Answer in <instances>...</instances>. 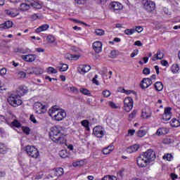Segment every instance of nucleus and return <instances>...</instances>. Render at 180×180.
Here are the masks:
<instances>
[{"label":"nucleus","instance_id":"obj_1","mask_svg":"<svg viewBox=\"0 0 180 180\" xmlns=\"http://www.w3.org/2000/svg\"><path fill=\"white\" fill-rule=\"evenodd\" d=\"M154 160H155V152L153 149H148L137 158L136 162L140 168H146Z\"/></svg>","mask_w":180,"mask_h":180},{"label":"nucleus","instance_id":"obj_2","mask_svg":"<svg viewBox=\"0 0 180 180\" xmlns=\"http://www.w3.org/2000/svg\"><path fill=\"white\" fill-rule=\"evenodd\" d=\"M63 128L61 127L55 126L51 129L49 133L51 140L56 144H60V146L67 144V138H65V134L61 132Z\"/></svg>","mask_w":180,"mask_h":180},{"label":"nucleus","instance_id":"obj_3","mask_svg":"<svg viewBox=\"0 0 180 180\" xmlns=\"http://www.w3.org/2000/svg\"><path fill=\"white\" fill-rule=\"evenodd\" d=\"M49 115L54 122H61L67 117V112H65V110H61L59 111L54 108L49 110Z\"/></svg>","mask_w":180,"mask_h":180},{"label":"nucleus","instance_id":"obj_4","mask_svg":"<svg viewBox=\"0 0 180 180\" xmlns=\"http://www.w3.org/2000/svg\"><path fill=\"white\" fill-rule=\"evenodd\" d=\"M18 94H11L7 98V101L11 105V106H13V108H18V106H20L22 103H23V101L20 98Z\"/></svg>","mask_w":180,"mask_h":180},{"label":"nucleus","instance_id":"obj_5","mask_svg":"<svg viewBox=\"0 0 180 180\" xmlns=\"http://www.w3.org/2000/svg\"><path fill=\"white\" fill-rule=\"evenodd\" d=\"M24 150L28 157H30V158H39V155H40L39 149H37V148H36L34 146H26L24 148Z\"/></svg>","mask_w":180,"mask_h":180},{"label":"nucleus","instance_id":"obj_6","mask_svg":"<svg viewBox=\"0 0 180 180\" xmlns=\"http://www.w3.org/2000/svg\"><path fill=\"white\" fill-rule=\"evenodd\" d=\"M142 6L143 9L149 13L155 11V2L151 0H142Z\"/></svg>","mask_w":180,"mask_h":180},{"label":"nucleus","instance_id":"obj_7","mask_svg":"<svg viewBox=\"0 0 180 180\" xmlns=\"http://www.w3.org/2000/svg\"><path fill=\"white\" fill-rule=\"evenodd\" d=\"M171 117H172V108H165L164 113L160 115V120H163V122H169Z\"/></svg>","mask_w":180,"mask_h":180},{"label":"nucleus","instance_id":"obj_8","mask_svg":"<svg viewBox=\"0 0 180 180\" xmlns=\"http://www.w3.org/2000/svg\"><path fill=\"white\" fill-rule=\"evenodd\" d=\"M134 101L131 97H126L124 100L123 109L125 112H129L133 109Z\"/></svg>","mask_w":180,"mask_h":180},{"label":"nucleus","instance_id":"obj_9","mask_svg":"<svg viewBox=\"0 0 180 180\" xmlns=\"http://www.w3.org/2000/svg\"><path fill=\"white\" fill-rule=\"evenodd\" d=\"M34 110L38 115H41L42 113H46V112H47L46 105L41 104L40 102H37L34 104Z\"/></svg>","mask_w":180,"mask_h":180},{"label":"nucleus","instance_id":"obj_10","mask_svg":"<svg viewBox=\"0 0 180 180\" xmlns=\"http://www.w3.org/2000/svg\"><path fill=\"white\" fill-rule=\"evenodd\" d=\"M93 134L98 139H102L105 136V131H103L102 127L96 126L93 129Z\"/></svg>","mask_w":180,"mask_h":180},{"label":"nucleus","instance_id":"obj_11","mask_svg":"<svg viewBox=\"0 0 180 180\" xmlns=\"http://www.w3.org/2000/svg\"><path fill=\"white\" fill-rule=\"evenodd\" d=\"M27 92H29V89H27V86L25 85L19 86L16 90L17 95L21 98L22 96H25Z\"/></svg>","mask_w":180,"mask_h":180},{"label":"nucleus","instance_id":"obj_12","mask_svg":"<svg viewBox=\"0 0 180 180\" xmlns=\"http://www.w3.org/2000/svg\"><path fill=\"white\" fill-rule=\"evenodd\" d=\"M151 85H153V81L150 78H143L140 84L141 89H147Z\"/></svg>","mask_w":180,"mask_h":180},{"label":"nucleus","instance_id":"obj_13","mask_svg":"<svg viewBox=\"0 0 180 180\" xmlns=\"http://www.w3.org/2000/svg\"><path fill=\"white\" fill-rule=\"evenodd\" d=\"M37 58V56L36 54L22 55L21 56V58L27 63H33V61H34Z\"/></svg>","mask_w":180,"mask_h":180},{"label":"nucleus","instance_id":"obj_14","mask_svg":"<svg viewBox=\"0 0 180 180\" xmlns=\"http://www.w3.org/2000/svg\"><path fill=\"white\" fill-rule=\"evenodd\" d=\"M90 70L91 66L88 65H80L77 68L78 72L82 75L86 74V72H89Z\"/></svg>","mask_w":180,"mask_h":180},{"label":"nucleus","instance_id":"obj_15","mask_svg":"<svg viewBox=\"0 0 180 180\" xmlns=\"http://www.w3.org/2000/svg\"><path fill=\"white\" fill-rule=\"evenodd\" d=\"M5 13L8 16H10V18H16V16H18L19 15V10L17 8H11L8 10H6Z\"/></svg>","mask_w":180,"mask_h":180},{"label":"nucleus","instance_id":"obj_16","mask_svg":"<svg viewBox=\"0 0 180 180\" xmlns=\"http://www.w3.org/2000/svg\"><path fill=\"white\" fill-rule=\"evenodd\" d=\"M162 58H164V53L158 49L157 53L151 58V60L152 61H158V60H162Z\"/></svg>","mask_w":180,"mask_h":180},{"label":"nucleus","instance_id":"obj_17","mask_svg":"<svg viewBox=\"0 0 180 180\" xmlns=\"http://www.w3.org/2000/svg\"><path fill=\"white\" fill-rule=\"evenodd\" d=\"M110 5L113 11H122L123 9V5L117 1H112Z\"/></svg>","mask_w":180,"mask_h":180},{"label":"nucleus","instance_id":"obj_18","mask_svg":"<svg viewBox=\"0 0 180 180\" xmlns=\"http://www.w3.org/2000/svg\"><path fill=\"white\" fill-rule=\"evenodd\" d=\"M93 49L96 53H101L102 51V42L97 41L93 44Z\"/></svg>","mask_w":180,"mask_h":180},{"label":"nucleus","instance_id":"obj_19","mask_svg":"<svg viewBox=\"0 0 180 180\" xmlns=\"http://www.w3.org/2000/svg\"><path fill=\"white\" fill-rule=\"evenodd\" d=\"M50 29L49 24H43L35 30V32L41 33V32H46Z\"/></svg>","mask_w":180,"mask_h":180},{"label":"nucleus","instance_id":"obj_20","mask_svg":"<svg viewBox=\"0 0 180 180\" xmlns=\"http://www.w3.org/2000/svg\"><path fill=\"white\" fill-rule=\"evenodd\" d=\"M139 148H140V145H132L127 148V153H128L129 154H132V153H136V151H138Z\"/></svg>","mask_w":180,"mask_h":180},{"label":"nucleus","instance_id":"obj_21","mask_svg":"<svg viewBox=\"0 0 180 180\" xmlns=\"http://www.w3.org/2000/svg\"><path fill=\"white\" fill-rule=\"evenodd\" d=\"M169 131V130L167 128H165V127L159 128L156 131V136H162V135L168 134Z\"/></svg>","mask_w":180,"mask_h":180},{"label":"nucleus","instance_id":"obj_22","mask_svg":"<svg viewBox=\"0 0 180 180\" xmlns=\"http://www.w3.org/2000/svg\"><path fill=\"white\" fill-rule=\"evenodd\" d=\"M113 150H115V147L112 145H110V146L103 148L102 153H103V154H104V155H108V154H110V153H112V151H113Z\"/></svg>","mask_w":180,"mask_h":180},{"label":"nucleus","instance_id":"obj_23","mask_svg":"<svg viewBox=\"0 0 180 180\" xmlns=\"http://www.w3.org/2000/svg\"><path fill=\"white\" fill-rule=\"evenodd\" d=\"M67 60H70V61H77V60H79V55H74L71 53H67L65 56Z\"/></svg>","mask_w":180,"mask_h":180},{"label":"nucleus","instance_id":"obj_24","mask_svg":"<svg viewBox=\"0 0 180 180\" xmlns=\"http://www.w3.org/2000/svg\"><path fill=\"white\" fill-rule=\"evenodd\" d=\"M30 3H22L20 5V10L22 11V12H26V11H29L30 9Z\"/></svg>","mask_w":180,"mask_h":180},{"label":"nucleus","instance_id":"obj_25","mask_svg":"<svg viewBox=\"0 0 180 180\" xmlns=\"http://www.w3.org/2000/svg\"><path fill=\"white\" fill-rule=\"evenodd\" d=\"M154 88L157 92H160V91H162L164 89V84H162V82H156L154 84Z\"/></svg>","mask_w":180,"mask_h":180},{"label":"nucleus","instance_id":"obj_26","mask_svg":"<svg viewBox=\"0 0 180 180\" xmlns=\"http://www.w3.org/2000/svg\"><path fill=\"white\" fill-rule=\"evenodd\" d=\"M82 126L84 127L85 130L86 131H89L91 130V128L89 127V121L88 120H84L81 122Z\"/></svg>","mask_w":180,"mask_h":180},{"label":"nucleus","instance_id":"obj_27","mask_svg":"<svg viewBox=\"0 0 180 180\" xmlns=\"http://www.w3.org/2000/svg\"><path fill=\"white\" fill-rule=\"evenodd\" d=\"M54 175L56 176H61V175H64V169L62 167H57L54 171Z\"/></svg>","mask_w":180,"mask_h":180},{"label":"nucleus","instance_id":"obj_28","mask_svg":"<svg viewBox=\"0 0 180 180\" xmlns=\"http://www.w3.org/2000/svg\"><path fill=\"white\" fill-rule=\"evenodd\" d=\"M170 126H172V127H179V126H180V122L179 121L178 119H176V118H173V119H172V120L170 121Z\"/></svg>","mask_w":180,"mask_h":180},{"label":"nucleus","instance_id":"obj_29","mask_svg":"<svg viewBox=\"0 0 180 180\" xmlns=\"http://www.w3.org/2000/svg\"><path fill=\"white\" fill-rule=\"evenodd\" d=\"M12 26H13V22L11 20L6 21L1 25V27H3V29H11Z\"/></svg>","mask_w":180,"mask_h":180},{"label":"nucleus","instance_id":"obj_30","mask_svg":"<svg viewBox=\"0 0 180 180\" xmlns=\"http://www.w3.org/2000/svg\"><path fill=\"white\" fill-rule=\"evenodd\" d=\"M34 74L35 75H41L44 73V69L41 68L34 67Z\"/></svg>","mask_w":180,"mask_h":180},{"label":"nucleus","instance_id":"obj_31","mask_svg":"<svg viewBox=\"0 0 180 180\" xmlns=\"http://www.w3.org/2000/svg\"><path fill=\"white\" fill-rule=\"evenodd\" d=\"M46 40L49 44H53L56 41V37L53 34H49L46 37Z\"/></svg>","mask_w":180,"mask_h":180},{"label":"nucleus","instance_id":"obj_32","mask_svg":"<svg viewBox=\"0 0 180 180\" xmlns=\"http://www.w3.org/2000/svg\"><path fill=\"white\" fill-rule=\"evenodd\" d=\"M141 117L142 119H149V117H151V112H148L146 111V110H143L141 113Z\"/></svg>","mask_w":180,"mask_h":180},{"label":"nucleus","instance_id":"obj_33","mask_svg":"<svg viewBox=\"0 0 180 180\" xmlns=\"http://www.w3.org/2000/svg\"><path fill=\"white\" fill-rule=\"evenodd\" d=\"M30 6H32L34 9H41V4L37 1L30 3Z\"/></svg>","mask_w":180,"mask_h":180},{"label":"nucleus","instance_id":"obj_34","mask_svg":"<svg viewBox=\"0 0 180 180\" xmlns=\"http://www.w3.org/2000/svg\"><path fill=\"white\" fill-rule=\"evenodd\" d=\"M59 155L61 157V158H67L69 157L70 154L67 153V150H62L60 151Z\"/></svg>","mask_w":180,"mask_h":180},{"label":"nucleus","instance_id":"obj_35","mask_svg":"<svg viewBox=\"0 0 180 180\" xmlns=\"http://www.w3.org/2000/svg\"><path fill=\"white\" fill-rule=\"evenodd\" d=\"M124 34H127V36H131V34H134V33H136V30H134V28L131 29H126L124 31Z\"/></svg>","mask_w":180,"mask_h":180},{"label":"nucleus","instance_id":"obj_36","mask_svg":"<svg viewBox=\"0 0 180 180\" xmlns=\"http://www.w3.org/2000/svg\"><path fill=\"white\" fill-rule=\"evenodd\" d=\"M178 71H179V65H178V64L172 65V72H173V74H176V73H178Z\"/></svg>","mask_w":180,"mask_h":180},{"label":"nucleus","instance_id":"obj_37","mask_svg":"<svg viewBox=\"0 0 180 180\" xmlns=\"http://www.w3.org/2000/svg\"><path fill=\"white\" fill-rule=\"evenodd\" d=\"M163 160H167V161H171L174 159V156H172V154L171 153H165L163 157Z\"/></svg>","mask_w":180,"mask_h":180},{"label":"nucleus","instance_id":"obj_38","mask_svg":"<svg viewBox=\"0 0 180 180\" xmlns=\"http://www.w3.org/2000/svg\"><path fill=\"white\" fill-rule=\"evenodd\" d=\"M12 126H13L14 127H17V129H19L20 127H22V124H20V122L18 120H14L12 122H11Z\"/></svg>","mask_w":180,"mask_h":180},{"label":"nucleus","instance_id":"obj_39","mask_svg":"<svg viewBox=\"0 0 180 180\" xmlns=\"http://www.w3.org/2000/svg\"><path fill=\"white\" fill-rule=\"evenodd\" d=\"M84 164H85V162L84 160H79L75 162L72 163L73 167H83Z\"/></svg>","mask_w":180,"mask_h":180},{"label":"nucleus","instance_id":"obj_40","mask_svg":"<svg viewBox=\"0 0 180 180\" xmlns=\"http://www.w3.org/2000/svg\"><path fill=\"white\" fill-rule=\"evenodd\" d=\"M67 70H68V64H65V63L60 64V66L59 68V71L63 72L64 71H67Z\"/></svg>","mask_w":180,"mask_h":180},{"label":"nucleus","instance_id":"obj_41","mask_svg":"<svg viewBox=\"0 0 180 180\" xmlns=\"http://www.w3.org/2000/svg\"><path fill=\"white\" fill-rule=\"evenodd\" d=\"M6 146L5 144L0 142V154H6Z\"/></svg>","mask_w":180,"mask_h":180},{"label":"nucleus","instance_id":"obj_42","mask_svg":"<svg viewBox=\"0 0 180 180\" xmlns=\"http://www.w3.org/2000/svg\"><path fill=\"white\" fill-rule=\"evenodd\" d=\"M47 72L48 74H57L58 71H57V69L53 67H49L47 68Z\"/></svg>","mask_w":180,"mask_h":180},{"label":"nucleus","instance_id":"obj_43","mask_svg":"<svg viewBox=\"0 0 180 180\" xmlns=\"http://www.w3.org/2000/svg\"><path fill=\"white\" fill-rule=\"evenodd\" d=\"M137 115V110H134L129 115V120H133L136 115Z\"/></svg>","mask_w":180,"mask_h":180},{"label":"nucleus","instance_id":"obj_44","mask_svg":"<svg viewBox=\"0 0 180 180\" xmlns=\"http://www.w3.org/2000/svg\"><path fill=\"white\" fill-rule=\"evenodd\" d=\"M94 33L97 36H103L105 34V30H103L102 29H96V30H95Z\"/></svg>","mask_w":180,"mask_h":180},{"label":"nucleus","instance_id":"obj_45","mask_svg":"<svg viewBox=\"0 0 180 180\" xmlns=\"http://www.w3.org/2000/svg\"><path fill=\"white\" fill-rule=\"evenodd\" d=\"M79 92H81V94H82L83 95H87V96L91 95V91H89V90L86 89L81 88L79 89Z\"/></svg>","mask_w":180,"mask_h":180},{"label":"nucleus","instance_id":"obj_46","mask_svg":"<svg viewBox=\"0 0 180 180\" xmlns=\"http://www.w3.org/2000/svg\"><path fill=\"white\" fill-rule=\"evenodd\" d=\"M22 130L25 134H27V136L30 134V128H29V127H22Z\"/></svg>","mask_w":180,"mask_h":180},{"label":"nucleus","instance_id":"obj_47","mask_svg":"<svg viewBox=\"0 0 180 180\" xmlns=\"http://www.w3.org/2000/svg\"><path fill=\"white\" fill-rule=\"evenodd\" d=\"M108 106L111 108V109H118L119 106L116 105L113 101H108Z\"/></svg>","mask_w":180,"mask_h":180},{"label":"nucleus","instance_id":"obj_48","mask_svg":"<svg viewBox=\"0 0 180 180\" xmlns=\"http://www.w3.org/2000/svg\"><path fill=\"white\" fill-rule=\"evenodd\" d=\"M147 134L146 130H139L137 132L138 137H144Z\"/></svg>","mask_w":180,"mask_h":180},{"label":"nucleus","instance_id":"obj_49","mask_svg":"<svg viewBox=\"0 0 180 180\" xmlns=\"http://www.w3.org/2000/svg\"><path fill=\"white\" fill-rule=\"evenodd\" d=\"M103 95L104 98H109V96H110V95H111L110 91H109V90L103 91Z\"/></svg>","mask_w":180,"mask_h":180},{"label":"nucleus","instance_id":"obj_50","mask_svg":"<svg viewBox=\"0 0 180 180\" xmlns=\"http://www.w3.org/2000/svg\"><path fill=\"white\" fill-rule=\"evenodd\" d=\"M18 78H26V72L23 71H20L18 72Z\"/></svg>","mask_w":180,"mask_h":180},{"label":"nucleus","instance_id":"obj_51","mask_svg":"<svg viewBox=\"0 0 180 180\" xmlns=\"http://www.w3.org/2000/svg\"><path fill=\"white\" fill-rule=\"evenodd\" d=\"M139 54V49H134L133 52L131 53L130 57L131 58L136 57Z\"/></svg>","mask_w":180,"mask_h":180},{"label":"nucleus","instance_id":"obj_52","mask_svg":"<svg viewBox=\"0 0 180 180\" xmlns=\"http://www.w3.org/2000/svg\"><path fill=\"white\" fill-rule=\"evenodd\" d=\"M97 78L98 75H96L92 79V82L93 84H95V85H99V82L98 81V79H96Z\"/></svg>","mask_w":180,"mask_h":180},{"label":"nucleus","instance_id":"obj_53","mask_svg":"<svg viewBox=\"0 0 180 180\" xmlns=\"http://www.w3.org/2000/svg\"><path fill=\"white\" fill-rule=\"evenodd\" d=\"M78 5H85L86 0H75Z\"/></svg>","mask_w":180,"mask_h":180},{"label":"nucleus","instance_id":"obj_54","mask_svg":"<svg viewBox=\"0 0 180 180\" xmlns=\"http://www.w3.org/2000/svg\"><path fill=\"white\" fill-rule=\"evenodd\" d=\"M27 74H30V75L34 74V67L28 68L27 70Z\"/></svg>","mask_w":180,"mask_h":180},{"label":"nucleus","instance_id":"obj_55","mask_svg":"<svg viewBox=\"0 0 180 180\" xmlns=\"http://www.w3.org/2000/svg\"><path fill=\"white\" fill-rule=\"evenodd\" d=\"M6 72H7L6 68H1L0 70V75L1 77H4V75H6Z\"/></svg>","mask_w":180,"mask_h":180},{"label":"nucleus","instance_id":"obj_56","mask_svg":"<svg viewBox=\"0 0 180 180\" xmlns=\"http://www.w3.org/2000/svg\"><path fill=\"white\" fill-rule=\"evenodd\" d=\"M135 32H137V33H141L143 30V27L141 26H136L134 29Z\"/></svg>","mask_w":180,"mask_h":180},{"label":"nucleus","instance_id":"obj_57","mask_svg":"<svg viewBox=\"0 0 180 180\" xmlns=\"http://www.w3.org/2000/svg\"><path fill=\"white\" fill-rule=\"evenodd\" d=\"M143 74H144V75H148L150 74V68H145L143 70Z\"/></svg>","mask_w":180,"mask_h":180},{"label":"nucleus","instance_id":"obj_58","mask_svg":"<svg viewBox=\"0 0 180 180\" xmlns=\"http://www.w3.org/2000/svg\"><path fill=\"white\" fill-rule=\"evenodd\" d=\"M30 19L32 20H37V19H39V15L37 13H34L30 16Z\"/></svg>","mask_w":180,"mask_h":180},{"label":"nucleus","instance_id":"obj_59","mask_svg":"<svg viewBox=\"0 0 180 180\" xmlns=\"http://www.w3.org/2000/svg\"><path fill=\"white\" fill-rule=\"evenodd\" d=\"M71 20H72V22H75V23H81L82 25H85V26H86V23L82 21H79L77 19L72 18Z\"/></svg>","mask_w":180,"mask_h":180},{"label":"nucleus","instance_id":"obj_60","mask_svg":"<svg viewBox=\"0 0 180 180\" xmlns=\"http://www.w3.org/2000/svg\"><path fill=\"white\" fill-rule=\"evenodd\" d=\"M30 120H31L32 123H37V120H36V117H34V115H33L30 116Z\"/></svg>","mask_w":180,"mask_h":180},{"label":"nucleus","instance_id":"obj_61","mask_svg":"<svg viewBox=\"0 0 180 180\" xmlns=\"http://www.w3.org/2000/svg\"><path fill=\"white\" fill-rule=\"evenodd\" d=\"M70 91L72 92H75V94H78V92H79V91L78 90V89L75 86H72L70 87Z\"/></svg>","mask_w":180,"mask_h":180},{"label":"nucleus","instance_id":"obj_62","mask_svg":"<svg viewBox=\"0 0 180 180\" xmlns=\"http://www.w3.org/2000/svg\"><path fill=\"white\" fill-rule=\"evenodd\" d=\"M161 64L162 65H163V67H168V61L165 60H161Z\"/></svg>","mask_w":180,"mask_h":180},{"label":"nucleus","instance_id":"obj_63","mask_svg":"<svg viewBox=\"0 0 180 180\" xmlns=\"http://www.w3.org/2000/svg\"><path fill=\"white\" fill-rule=\"evenodd\" d=\"M170 176L172 180L178 179V175H176V174L172 173L170 174Z\"/></svg>","mask_w":180,"mask_h":180},{"label":"nucleus","instance_id":"obj_64","mask_svg":"<svg viewBox=\"0 0 180 180\" xmlns=\"http://www.w3.org/2000/svg\"><path fill=\"white\" fill-rule=\"evenodd\" d=\"M101 180H113L112 176H104Z\"/></svg>","mask_w":180,"mask_h":180}]
</instances>
